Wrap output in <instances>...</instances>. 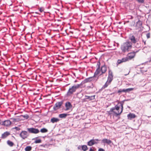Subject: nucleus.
I'll list each match as a JSON object with an SVG mask.
<instances>
[{"label":"nucleus","instance_id":"f257e3e1","mask_svg":"<svg viewBox=\"0 0 151 151\" xmlns=\"http://www.w3.org/2000/svg\"><path fill=\"white\" fill-rule=\"evenodd\" d=\"M125 101V100L118 102L115 107L111 108L110 110L108 111V114L109 115H111L114 113L115 114L116 116L119 115L122 112L123 109V105Z\"/></svg>","mask_w":151,"mask_h":151},{"label":"nucleus","instance_id":"f03ea898","mask_svg":"<svg viewBox=\"0 0 151 151\" xmlns=\"http://www.w3.org/2000/svg\"><path fill=\"white\" fill-rule=\"evenodd\" d=\"M101 63L99 61L97 62V65H96V67L97 69L94 73V75H97L99 74L100 72H101V73L100 74V75H101L102 74L104 73L106 71L107 68L106 67L105 65L102 66L100 68V66Z\"/></svg>","mask_w":151,"mask_h":151},{"label":"nucleus","instance_id":"7ed1b4c3","mask_svg":"<svg viewBox=\"0 0 151 151\" xmlns=\"http://www.w3.org/2000/svg\"><path fill=\"white\" fill-rule=\"evenodd\" d=\"M132 43L129 41H127L121 45V48L123 52H128L132 48Z\"/></svg>","mask_w":151,"mask_h":151},{"label":"nucleus","instance_id":"20e7f679","mask_svg":"<svg viewBox=\"0 0 151 151\" xmlns=\"http://www.w3.org/2000/svg\"><path fill=\"white\" fill-rule=\"evenodd\" d=\"M80 86V85L77 84L74 85L71 87H70L68 91L66 96L67 97L71 96L73 93L76 91V90Z\"/></svg>","mask_w":151,"mask_h":151},{"label":"nucleus","instance_id":"39448f33","mask_svg":"<svg viewBox=\"0 0 151 151\" xmlns=\"http://www.w3.org/2000/svg\"><path fill=\"white\" fill-rule=\"evenodd\" d=\"M63 104V102L62 101L57 102L53 106V109L55 111L60 109Z\"/></svg>","mask_w":151,"mask_h":151},{"label":"nucleus","instance_id":"423d86ee","mask_svg":"<svg viewBox=\"0 0 151 151\" xmlns=\"http://www.w3.org/2000/svg\"><path fill=\"white\" fill-rule=\"evenodd\" d=\"M28 131L30 133L36 134L40 132V131L37 129L34 128H27Z\"/></svg>","mask_w":151,"mask_h":151},{"label":"nucleus","instance_id":"0eeeda50","mask_svg":"<svg viewBox=\"0 0 151 151\" xmlns=\"http://www.w3.org/2000/svg\"><path fill=\"white\" fill-rule=\"evenodd\" d=\"M134 88H130L126 89H120L117 91V93L120 94L122 92L129 93L133 90Z\"/></svg>","mask_w":151,"mask_h":151},{"label":"nucleus","instance_id":"6e6552de","mask_svg":"<svg viewBox=\"0 0 151 151\" xmlns=\"http://www.w3.org/2000/svg\"><path fill=\"white\" fill-rule=\"evenodd\" d=\"M19 136L22 139H25L27 138L29 136V134H28L27 132L25 131H22L20 134Z\"/></svg>","mask_w":151,"mask_h":151},{"label":"nucleus","instance_id":"1a4fd4ad","mask_svg":"<svg viewBox=\"0 0 151 151\" xmlns=\"http://www.w3.org/2000/svg\"><path fill=\"white\" fill-rule=\"evenodd\" d=\"M129 39L131 40L132 43L135 44L138 41L139 38H136L134 36L132 35L129 37Z\"/></svg>","mask_w":151,"mask_h":151},{"label":"nucleus","instance_id":"9d476101","mask_svg":"<svg viewBox=\"0 0 151 151\" xmlns=\"http://www.w3.org/2000/svg\"><path fill=\"white\" fill-rule=\"evenodd\" d=\"M138 51H137L135 52H132L129 53L128 54L127 56L126 57H127L128 58V60H130L133 58L135 55L136 53L138 52Z\"/></svg>","mask_w":151,"mask_h":151},{"label":"nucleus","instance_id":"9b49d317","mask_svg":"<svg viewBox=\"0 0 151 151\" xmlns=\"http://www.w3.org/2000/svg\"><path fill=\"white\" fill-rule=\"evenodd\" d=\"M65 106V110L66 111L70 110L72 107L71 103L69 101L66 102Z\"/></svg>","mask_w":151,"mask_h":151},{"label":"nucleus","instance_id":"f8f14e48","mask_svg":"<svg viewBox=\"0 0 151 151\" xmlns=\"http://www.w3.org/2000/svg\"><path fill=\"white\" fill-rule=\"evenodd\" d=\"M11 124V122L9 120H5L0 123L1 125L6 127L9 126Z\"/></svg>","mask_w":151,"mask_h":151},{"label":"nucleus","instance_id":"ddd939ff","mask_svg":"<svg viewBox=\"0 0 151 151\" xmlns=\"http://www.w3.org/2000/svg\"><path fill=\"white\" fill-rule=\"evenodd\" d=\"M93 78V77H90L89 78H86L82 81L81 83L79 84L80 85V86L82 85V84L91 81H92V79Z\"/></svg>","mask_w":151,"mask_h":151},{"label":"nucleus","instance_id":"4468645a","mask_svg":"<svg viewBox=\"0 0 151 151\" xmlns=\"http://www.w3.org/2000/svg\"><path fill=\"white\" fill-rule=\"evenodd\" d=\"M112 142L111 141L109 140L108 139L106 138H104L103 139L101 142V143H103L104 144H107L108 145H110Z\"/></svg>","mask_w":151,"mask_h":151},{"label":"nucleus","instance_id":"2eb2a0df","mask_svg":"<svg viewBox=\"0 0 151 151\" xmlns=\"http://www.w3.org/2000/svg\"><path fill=\"white\" fill-rule=\"evenodd\" d=\"M128 61V58L126 57L122 58L121 59L118 60H117V63L119 64H120L122 63Z\"/></svg>","mask_w":151,"mask_h":151},{"label":"nucleus","instance_id":"dca6fc26","mask_svg":"<svg viewBox=\"0 0 151 151\" xmlns=\"http://www.w3.org/2000/svg\"><path fill=\"white\" fill-rule=\"evenodd\" d=\"M142 23L139 20L136 23V24L135 27L137 29H138L139 28H140L142 27Z\"/></svg>","mask_w":151,"mask_h":151},{"label":"nucleus","instance_id":"f3484780","mask_svg":"<svg viewBox=\"0 0 151 151\" xmlns=\"http://www.w3.org/2000/svg\"><path fill=\"white\" fill-rule=\"evenodd\" d=\"M127 116L129 119L131 120L132 119L135 118L136 116L134 114L129 113L128 114Z\"/></svg>","mask_w":151,"mask_h":151},{"label":"nucleus","instance_id":"a211bd4d","mask_svg":"<svg viewBox=\"0 0 151 151\" xmlns=\"http://www.w3.org/2000/svg\"><path fill=\"white\" fill-rule=\"evenodd\" d=\"M10 134V133L9 132H6L2 134L1 137L3 139H4Z\"/></svg>","mask_w":151,"mask_h":151},{"label":"nucleus","instance_id":"6ab92c4d","mask_svg":"<svg viewBox=\"0 0 151 151\" xmlns=\"http://www.w3.org/2000/svg\"><path fill=\"white\" fill-rule=\"evenodd\" d=\"M95 96V95L91 96H85V99H88L89 100H91L94 99Z\"/></svg>","mask_w":151,"mask_h":151},{"label":"nucleus","instance_id":"aec40b11","mask_svg":"<svg viewBox=\"0 0 151 151\" xmlns=\"http://www.w3.org/2000/svg\"><path fill=\"white\" fill-rule=\"evenodd\" d=\"M111 83L109 81H107L104 85L101 88L102 89H104L106 88L107 86L111 84Z\"/></svg>","mask_w":151,"mask_h":151},{"label":"nucleus","instance_id":"412c9836","mask_svg":"<svg viewBox=\"0 0 151 151\" xmlns=\"http://www.w3.org/2000/svg\"><path fill=\"white\" fill-rule=\"evenodd\" d=\"M59 120L57 118L53 117L51 119L50 122L53 123L55 122H57Z\"/></svg>","mask_w":151,"mask_h":151},{"label":"nucleus","instance_id":"4be33fe9","mask_svg":"<svg viewBox=\"0 0 151 151\" xmlns=\"http://www.w3.org/2000/svg\"><path fill=\"white\" fill-rule=\"evenodd\" d=\"M67 115L68 114H62L59 115V117L60 118H65L67 116Z\"/></svg>","mask_w":151,"mask_h":151},{"label":"nucleus","instance_id":"5701e85b","mask_svg":"<svg viewBox=\"0 0 151 151\" xmlns=\"http://www.w3.org/2000/svg\"><path fill=\"white\" fill-rule=\"evenodd\" d=\"M81 150H83V151H86L88 149L86 145H81Z\"/></svg>","mask_w":151,"mask_h":151},{"label":"nucleus","instance_id":"b1692460","mask_svg":"<svg viewBox=\"0 0 151 151\" xmlns=\"http://www.w3.org/2000/svg\"><path fill=\"white\" fill-rule=\"evenodd\" d=\"M94 144L93 139L91 140L88 142V145L89 146H91Z\"/></svg>","mask_w":151,"mask_h":151},{"label":"nucleus","instance_id":"393cba45","mask_svg":"<svg viewBox=\"0 0 151 151\" xmlns=\"http://www.w3.org/2000/svg\"><path fill=\"white\" fill-rule=\"evenodd\" d=\"M7 144L10 146L12 147L14 145V143L10 140H8L7 141Z\"/></svg>","mask_w":151,"mask_h":151},{"label":"nucleus","instance_id":"a878e982","mask_svg":"<svg viewBox=\"0 0 151 151\" xmlns=\"http://www.w3.org/2000/svg\"><path fill=\"white\" fill-rule=\"evenodd\" d=\"M32 147L30 146H27L25 148V151H30L32 150Z\"/></svg>","mask_w":151,"mask_h":151},{"label":"nucleus","instance_id":"bb28decb","mask_svg":"<svg viewBox=\"0 0 151 151\" xmlns=\"http://www.w3.org/2000/svg\"><path fill=\"white\" fill-rule=\"evenodd\" d=\"M40 131L42 133H45L47 132H48V130L45 128H43L41 129Z\"/></svg>","mask_w":151,"mask_h":151},{"label":"nucleus","instance_id":"cd10ccee","mask_svg":"<svg viewBox=\"0 0 151 151\" xmlns=\"http://www.w3.org/2000/svg\"><path fill=\"white\" fill-rule=\"evenodd\" d=\"M113 76H108L107 81L111 83V81H112V80L113 79Z\"/></svg>","mask_w":151,"mask_h":151},{"label":"nucleus","instance_id":"c85d7f7f","mask_svg":"<svg viewBox=\"0 0 151 151\" xmlns=\"http://www.w3.org/2000/svg\"><path fill=\"white\" fill-rule=\"evenodd\" d=\"M93 142L95 144H97L100 141H101V139H93Z\"/></svg>","mask_w":151,"mask_h":151},{"label":"nucleus","instance_id":"c756f323","mask_svg":"<svg viewBox=\"0 0 151 151\" xmlns=\"http://www.w3.org/2000/svg\"><path fill=\"white\" fill-rule=\"evenodd\" d=\"M41 142V140L40 139H36L35 141V143H40Z\"/></svg>","mask_w":151,"mask_h":151},{"label":"nucleus","instance_id":"7c9ffc66","mask_svg":"<svg viewBox=\"0 0 151 151\" xmlns=\"http://www.w3.org/2000/svg\"><path fill=\"white\" fill-rule=\"evenodd\" d=\"M38 9L40 12H42L44 11V8L43 7H41L40 8H39Z\"/></svg>","mask_w":151,"mask_h":151},{"label":"nucleus","instance_id":"2f4dec72","mask_svg":"<svg viewBox=\"0 0 151 151\" xmlns=\"http://www.w3.org/2000/svg\"><path fill=\"white\" fill-rule=\"evenodd\" d=\"M108 76H113V73H112V71L110 70H109V75Z\"/></svg>","mask_w":151,"mask_h":151},{"label":"nucleus","instance_id":"473e14b6","mask_svg":"<svg viewBox=\"0 0 151 151\" xmlns=\"http://www.w3.org/2000/svg\"><path fill=\"white\" fill-rule=\"evenodd\" d=\"M24 118H25V119H28L29 116V115H28V114H25V115H22V116Z\"/></svg>","mask_w":151,"mask_h":151},{"label":"nucleus","instance_id":"72a5a7b5","mask_svg":"<svg viewBox=\"0 0 151 151\" xmlns=\"http://www.w3.org/2000/svg\"><path fill=\"white\" fill-rule=\"evenodd\" d=\"M139 3H144V0H136Z\"/></svg>","mask_w":151,"mask_h":151},{"label":"nucleus","instance_id":"f704fd0d","mask_svg":"<svg viewBox=\"0 0 151 151\" xmlns=\"http://www.w3.org/2000/svg\"><path fill=\"white\" fill-rule=\"evenodd\" d=\"M82 148L81 145H79L78 147V149L79 150H81V149Z\"/></svg>","mask_w":151,"mask_h":151},{"label":"nucleus","instance_id":"c9c22d12","mask_svg":"<svg viewBox=\"0 0 151 151\" xmlns=\"http://www.w3.org/2000/svg\"><path fill=\"white\" fill-rule=\"evenodd\" d=\"M150 35L149 33H147L146 35V36L147 39L149 38L150 37Z\"/></svg>","mask_w":151,"mask_h":151},{"label":"nucleus","instance_id":"e433bc0d","mask_svg":"<svg viewBox=\"0 0 151 151\" xmlns=\"http://www.w3.org/2000/svg\"><path fill=\"white\" fill-rule=\"evenodd\" d=\"M98 151H105V150L102 148H99L98 150Z\"/></svg>","mask_w":151,"mask_h":151},{"label":"nucleus","instance_id":"4c0bfd02","mask_svg":"<svg viewBox=\"0 0 151 151\" xmlns=\"http://www.w3.org/2000/svg\"><path fill=\"white\" fill-rule=\"evenodd\" d=\"M15 129L17 131H19L20 129V128H19L18 127H15Z\"/></svg>","mask_w":151,"mask_h":151},{"label":"nucleus","instance_id":"58836bf2","mask_svg":"<svg viewBox=\"0 0 151 151\" xmlns=\"http://www.w3.org/2000/svg\"><path fill=\"white\" fill-rule=\"evenodd\" d=\"M139 44L138 43H137V45L136 46V47L137 48H138L139 47V46L138 45Z\"/></svg>","mask_w":151,"mask_h":151},{"label":"nucleus","instance_id":"ea45409f","mask_svg":"<svg viewBox=\"0 0 151 151\" xmlns=\"http://www.w3.org/2000/svg\"><path fill=\"white\" fill-rule=\"evenodd\" d=\"M89 151H94V150L92 148H90L89 150Z\"/></svg>","mask_w":151,"mask_h":151},{"label":"nucleus","instance_id":"a19ab883","mask_svg":"<svg viewBox=\"0 0 151 151\" xmlns=\"http://www.w3.org/2000/svg\"><path fill=\"white\" fill-rule=\"evenodd\" d=\"M33 14H34V13H35V14H40L38 13V12H33Z\"/></svg>","mask_w":151,"mask_h":151},{"label":"nucleus","instance_id":"79ce46f5","mask_svg":"<svg viewBox=\"0 0 151 151\" xmlns=\"http://www.w3.org/2000/svg\"><path fill=\"white\" fill-rule=\"evenodd\" d=\"M142 42L144 43V44L145 45H146V41H144V40H143Z\"/></svg>","mask_w":151,"mask_h":151},{"label":"nucleus","instance_id":"37998d69","mask_svg":"<svg viewBox=\"0 0 151 151\" xmlns=\"http://www.w3.org/2000/svg\"><path fill=\"white\" fill-rule=\"evenodd\" d=\"M93 85H92L91 86H90L89 87L92 88H93Z\"/></svg>","mask_w":151,"mask_h":151},{"label":"nucleus","instance_id":"c03bdc74","mask_svg":"<svg viewBox=\"0 0 151 151\" xmlns=\"http://www.w3.org/2000/svg\"><path fill=\"white\" fill-rule=\"evenodd\" d=\"M66 151H69V150L67 148L66 150Z\"/></svg>","mask_w":151,"mask_h":151},{"label":"nucleus","instance_id":"a18cd8bd","mask_svg":"<svg viewBox=\"0 0 151 151\" xmlns=\"http://www.w3.org/2000/svg\"><path fill=\"white\" fill-rule=\"evenodd\" d=\"M13 119V121H14L16 120V119Z\"/></svg>","mask_w":151,"mask_h":151},{"label":"nucleus","instance_id":"49530a36","mask_svg":"<svg viewBox=\"0 0 151 151\" xmlns=\"http://www.w3.org/2000/svg\"><path fill=\"white\" fill-rule=\"evenodd\" d=\"M129 74V73H128V74H125V75H125V76H127V75H128Z\"/></svg>","mask_w":151,"mask_h":151}]
</instances>
